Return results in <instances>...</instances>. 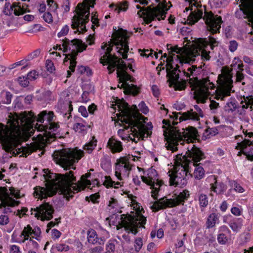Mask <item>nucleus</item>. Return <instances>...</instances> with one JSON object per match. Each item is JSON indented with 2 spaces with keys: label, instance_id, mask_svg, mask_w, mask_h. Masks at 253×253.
I'll return each instance as SVG.
<instances>
[{
  "label": "nucleus",
  "instance_id": "28",
  "mask_svg": "<svg viewBox=\"0 0 253 253\" xmlns=\"http://www.w3.org/2000/svg\"><path fill=\"white\" fill-rule=\"evenodd\" d=\"M196 47V42H195V43L193 44L190 48L189 50L187 51V56L186 58V61L187 62V63H192L194 61H195L196 58L197 57H200L201 58V59L202 60V65L199 66V68L202 69L203 67H204L205 66H206V64L204 63L203 62L206 61H209L211 59V56H210L209 54L210 53V51H207L205 49L202 48L201 51H200V54L199 55H197L196 57H194L195 60L194 61H189V59H188V54L190 50H193V48H195Z\"/></svg>",
  "mask_w": 253,
  "mask_h": 253
},
{
  "label": "nucleus",
  "instance_id": "27",
  "mask_svg": "<svg viewBox=\"0 0 253 253\" xmlns=\"http://www.w3.org/2000/svg\"><path fill=\"white\" fill-rule=\"evenodd\" d=\"M209 179L213 182L210 184V188L212 191L217 194H221L226 191L227 189L226 185L222 182H218L215 175H211L209 177Z\"/></svg>",
  "mask_w": 253,
  "mask_h": 253
},
{
  "label": "nucleus",
  "instance_id": "41",
  "mask_svg": "<svg viewBox=\"0 0 253 253\" xmlns=\"http://www.w3.org/2000/svg\"><path fill=\"white\" fill-rule=\"evenodd\" d=\"M47 5L49 6L48 11L53 12L54 14L58 15L57 10L58 8V5L56 2H55L54 0H47Z\"/></svg>",
  "mask_w": 253,
  "mask_h": 253
},
{
  "label": "nucleus",
  "instance_id": "22",
  "mask_svg": "<svg viewBox=\"0 0 253 253\" xmlns=\"http://www.w3.org/2000/svg\"><path fill=\"white\" fill-rule=\"evenodd\" d=\"M203 19L205 21L208 30L212 34L219 32V29L221 28V24L222 23L220 16H214L211 11H206Z\"/></svg>",
  "mask_w": 253,
  "mask_h": 253
},
{
  "label": "nucleus",
  "instance_id": "48",
  "mask_svg": "<svg viewBox=\"0 0 253 253\" xmlns=\"http://www.w3.org/2000/svg\"><path fill=\"white\" fill-rule=\"evenodd\" d=\"M210 101H211V103L210 104V109L212 113H216L217 112V109L219 107V103L216 102L215 101H214L213 100H211Z\"/></svg>",
  "mask_w": 253,
  "mask_h": 253
},
{
  "label": "nucleus",
  "instance_id": "9",
  "mask_svg": "<svg viewBox=\"0 0 253 253\" xmlns=\"http://www.w3.org/2000/svg\"><path fill=\"white\" fill-rule=\"evenodd\" d=\"M190 169V167L182 163L178 159V156H176V165L174 167L173 171H169L168 173L169 177V185L179 187L185 186L189 177V174L187 173Z\"/></svg>",
  "mask_w": 253,
  "mask_h": 253
},
{
  "label": "nucleus",
  "instance_id": "4",
  "mask_svg": "<svg viewBox=\"0 0 253 253\" xmlns=\"http://www.w3.org/2000/svg\"><path fill=\"white\" fill-rule=\"evenodd\" d=\"M128 36L125 32L120 34L114 39L113 43H105L101 47L100 54L103 55L100 58V62L103 65L108 64L107 69L109 73L111 74L115 71V68H117V77L120 80L124 83L130 81L131 82H134V79L128 74L126 71V66L121 59L119 58L115 55H112L110 52L112 50L113 44L116 45L119 52L124 59L127 57V53L128 51L127 39Z\"/></svg>",
  "mask_w": 253,
  "mask_h": 253
},
{
  "label": "nucleus",
  "instance_id": "10",
  "mask_svg": "<svg viewBox=\"0 0 253 253\" xmlns=\"http://www.w3.org/2000/svg\"><path fill=\"white\" fill-rule=\"evenodd\" d=\"M167 3L166 0L160 3L156 7H151L148 6L146 8H141L140 5H137V9H141L137 12V14L140 17H145V21L147 24L152 22L156 17L158 20L161 19H164L166 17L167 11L169 7H167Z\"/></svg>",
  "mask_w": 253,
  "mask_h": 253
},
{
  "label": "nucleus",
  "instance_id": "36",
  "mask_svg": "<svg viewBox=\"0 0 253 253\" xmlns=\"http://www.w3.org/2000/svg\"><path fill=\"white\" fill-rule=\"evenodd\" d=\"M219 216L217 214L212 213L210 214L207 218L206 221V226L207 228L213 227L216 223L218 222Z\"/></svg>",
  "mask_w": 253,
  "mask_h": 253
},
{
  "label": "nucleus",
  "instance_id": "51",
  "mask_svg": "<svg viewBox=\"0 0 253 253\" xmlns=\"http://www.w3.org/2000/svg\"><path fill=\"white\" fill-rule=\"evenodd\" d=\"M143 245L142 240L141 238H137L134 242V247L136 252H138L141 249Z\"/></svg>",
  "mask_w": 253,
  "mask_h": 253
},
{
  "label": "nucleus",
  "instance_id": "23",
  "mask_svg": "<svg viewBox=\"0 0 253 253\" xmlns=\"http://www.w3.org/2000/svg\"><path fill=\"white\" fill-rule=\"evenodd\" d=\"M178 114L181 115L179 118L180 121L190 120L194 121H198L200 120V118H203L204 117V113L203 111L197 105H194L189 111H187L182 114H181L180 113H175L174 114L175 119H178Z\"/></svg>",
  "mask_w": 253,
  "mask_h": 253
},
{
  "label": "nucleus",
  "instance_id": "37",
  "mask_svg": "<svg viewBox=\"0 0 253 253\" xmlns=\"http://www.w3.org/2000/svg\"><path fill=\"white\" fill-rule=\"evenodd\" d=\"M162 57H164V58H166V62H167V65H166V71H167V68H168V60L167 59H168L169 57H171L173 59V60L172 61H171L169 63L171 64V65L173 67V64L174 63V60H176V61H179V62L180 63H182V59H181L180 57V56L178 55H175V54H169V56L168 57L167 56V53H164Z\"/></svg>",
  "mask_w": 253,
  "mask_h": 253
},
{
  "label": "nucleus",
  "instance_id": "11",
  "mask_svg": "<svg viewBox=\"0 0 253 253\" xmlns=\"http://www.w3.org/2000/svg\"><path fill=\"white\" fill-rule=\"evenodd\" d=\"M77 14L72 19L71 27L73 29H78L77 31L83 33L86 31L85 24L89 21V8L84 3H80L76 8Z\"/></svg>",
  "mask_w": 253,
  "mask_h": 253
},
{
  "label": "nucleus",
  "instance_id": "38",
  "mask_svg": "<svg viewBox=\"0 0 253 253\" xmlns=\"http://www.w3.org/2000/svg\"><path fill=\"white\" fill-rule=\"evenodd\" d=\"M97 145V140L92 137V140L84 146V149L89 154L91 153Z\"/></svg>",
  "mask_w": 253,
  "mask_h": 253
},
{
  "label": "nucleus",
  "instance_id": "21",
  "mask_svg": "<svg viewBox=\"0 0 253 253\" xmlns=\"http://www.w3.org/2000/svg\"><path fill=\"white\" fill-rule=\"evenodd\" d=\"M168 67L167 68V75L169 77L170 84L173 85L175 90H181L185 88L184 84L178 81L179 74L177 70L179 66L176 64V67L174 68L169 63L173 60L172 58L169 57L168 59Z\"/></svg>",
  "mask_w": 253,
  "mask_h": 253
},
{
  "label": "nucleus",
  "instance_id": "15",
  "mask_svg": "<svg viewBox=\"0 0 253 253\" xmlns=\"http://www.w3.org/2000/svg\"><path fill=\"white\" fill-rule=\"evenodd\" d=\"M146 175L147 176H141L142 181L150 186V189L152 190V197L154 199H157L158 193L164 185V182L162 180L159 179L157 171L153 168L147 170Z\"/></svg>",
  "mask_w": 253,
  "mask_h": 253
},
{
  "label": "nucleus",
  "instance_id": "52",
  "mask_svg": "<svg viewBox=\"0 0 253 253\" xmlns=\"http://www.w3.org/2000/svg\"><path fill=\"white\" fill-rule=\"evenodd\" d=\"M41 51L40 49H37L34 51L33 52L29 54L27 57L26 59V61L27 60H32L36 57H37L40 54Z\"/></svg>",
  "mask_w": 253,
  "mask_h": 253
},
{
  "label": "nucleus",
  "instance_id": "18",
  "mask_svg": "<svg viewBox=\"0 0 253 253\" xmlns=\"http://www.w3.org/2000/svg\"><path fill=\"white\" fill-rule=\"evenodd\" d=\"M241 4L239 5L240 8L235 13V17L238 18H247L253 27V0H240Z\"/></svg>",
  "mask_w": 253,
  "mask_h": 253
},
{
  "label": "nucleus",
  "instance_id": "16",
  "mask_svg": "<svg viewBox=\"0 0 253 253\" xmlns=\"http://www.w3.org/2000/svg\"><path fill=\"white\" fill-rule=\"evenodd\" d=\"M62 46L64 52L71 51L69 54H66L64 61L66 60V58L69 57L70 58L76 57L79 52H82L87 47V45L83 43L82 41L79 39H74L70 40L67 38L62 40Z\"/></svg>",
  "mask_w": 253,
  "mask_h": 253
},
{
  "label": "nucleus",
  "instance_id": "2",
  "mask_svg": "<svg viewBox=\"0 0 253 253\" xmlns=\"http://www.w3.org/2000/svg\"><path fill=\"white\" fill-rule=\"evenodd\" d=\"M164 125V135L167 141L166 147L168 150L175 152L181 146H183L186 150L185 154H178V159L191 168V165L196 166V164L205 158V154L199 148L193 143L197 137L198 131L196 128L190 126L182 128L181 131L176 127L172 126L170 122L163 120Z\"/></svg>",
  "mask_w": 253,
  "mask_h": 253
},
{
  "label": "nucleus",
  "instance_id": "40",
  "mask_svg": "<svg viewBox=\"0 0 253 253\" xmlns=\"http://www.w3.org/2000/svg\"><path fill=\"white\" fill-rule=\"evenodd\" d=\"M105 180L104 181L103 184L106 187H113L115 188H118L119 186L121 185V183L119 182H115L113 181L110 176H106L105 177Z\"/></svg>",
  "mask_w": 253,
  "mask_h": 253
},
{
  "label": "nucleus",
  "instance_id": "46",
  "mask_svg": "<svg viewBox=\"0 0 253 253\" xmlns=\"http://www.w3.org/2000/svg\"><path fill=\"white\" fill-rule=\"evenodd\" d=\"M53 248L60 252H67L69 250L68 245L63 244H57L53 246Z\"/></svg>",
  "mask_w": 253,
  "mask_h": 253
},
{
  "label": "nucleus",
  "instance_id": "35",
  "mask_svg": "<svg viewBox=\"0 0 253 253\" xmlns=\"http://www.w3.org/2000/svg\"><path fill=\"white\" fill-rule=\"evenodd\" d=\"M89 126L86 125L82 119L77 121V122L74 125V129L79 133H84L86 131Z\"/></svg>",
  "mask_w": 253,
  "mask_h": 253
},
{
  "label": "nucleus",
  "instance_id": "58",
  "mask_svg": "<svg viewBox=\"0 0 253 253\" xmlns=\"http://www.w3.org/2000/svg\"><path fill=\"white\" fill-rule=\"evenodd\" d=\"M69 27L68 25H65L61 30L58 33V37L60 38L66 36L69 32Z\"/></svg>",
  "mask_w": 253,
  "mask_h": 253
},
{
  "label": "nucleus",
  "instance_id": "47",
  "mask_svg": "<svg viewBox=\"0 0 253 253\" xmlns=\"http://www.w3.org/2000/svg\"><path fill=\"white\" fill-rule=\"evenodd\" d=\"M19 84L23 87H26L28 86L30 81L27 77H20L18 79Z\"/></svg>",
  "mask_w": 253,
  "mask_h": 253
},
{
  "label": "nucleus",
  "instance_id": "7",
  "mask_svg": "<svg viewBox=\"0 0 253 253\" xmlns=\"http://www.w3.org/2000/svg\"><path fill=\"white\" fill-rule=\"evenodd\" d=\"M84 155V151L77 149H64L55 151L52 154L54 161L60 165L65 169L73 167L75 163H77Z\"/></svg>",
  "mask_w": 253,
  "mask_h": 253
},
{
  "label": "nucleus",
  "instance_id": "63",
  "mask_svg": "<svg viewBox=\"0 0 253 253\" xmlns=\"http://www.w3.org/2000/svg\"><path fill=\"white\" fill-rule=\"evenodd\" d=\"M138 107L139 108V109L144 114H147L149 111L148 107L146 106L145 103L143 101H142L139 103V104L138 105Z\"/></svg>",
  "mask_w": 253,
  "mask_h": 253
},
{
  "label": "nucleus",
  "instance_id": "42",
  "mask_svg": "<svg viewBox=\"0 0 253 253\" xmlns=\"http://www.w3.org/2000/svg\"><path fill=\"white\" fill-rule=\"evenodd\" d=\"M198 200L201 207H206L208 204V197L206 194L201 193L198 194Z\"/></svg>",
  "mask_w": 253,
  "mask_h": 253
},
{
  "label": "nucleus",
  "instance_id": "53",
  "mask_svg": "<svg viewBox=\"0 0 253 253\" xmlns=\"http://www.w3.org/2000/svg\"><path fill=\"white\" fill-rule=\"evenodd\" d=\"M217 241L220 244L224 245L227 243L228 239L225 234L221 233L217 236Z\"/></svg>",
  "mask_w": 253,
  "mask_h": 253
},
{
  "label": "nucleus",
  "instance_id": "13",
  "mask_svg": "<svg viewBox=\"0 0 253 253\" xmlns=\"http://www.w3.org/2000/svg\"><path fill=\"white\" fill-rule=\"evenodd\" d=\"M189 196V191L184 190L174 199H168L167 197H164L155 201L152 205V208L155 211H158L166 208L175 207L179 204L183 205L185 200H186Z\"/></svg>",
  "mask_w": 253,
  "mask_h": 253
},
{
  "label": "nucleus",
  "instance_id": "29",
  "mask_svg": "<svg viewBox=\"0 0 253 253\" xmlns=\"http://www.w3.org/2000/svg\"><path fill=\"white\" fill-rule=\"evenodd\" d=\"M167 49L169 50V54L172 55L173 54V52L179 54L180 55H178L182 59V63H187V62L186 61V58L187 51L189 50V48L186 50L183 47H179L177 45L172 46L171 45L168 44Z\"/></svg>",
  "mask_w": 253,
  "mask_h": 253
},
{
  "label": "nucleus",
  "instance_id": "32",
  "mask_svg": "<svg viewBox=\"0 0 253 253\" xmlns=\"http://www.w3.org/2000/svg\"><path fill=\"white\" fill-rule=\"evenodd\" d=\"M88 242L92 244H98L99 245H103L105 239L103 238H98L96 231L91 229L87 232Z\"/></svg>",
  "mask_w": 253,
  "mask_h": 253
},
{
  "label": "nucleus",
  "instance_id": "33",
  "mask_svg": "<svg viewBox=\"0 0 253 253\" xmlns=\"http://www.w3.org/2000/svg\"><path fill=\"white\" fill-rule=\"evenodd\" d=\"M202 11L196 8V10H195L194 11H192L188 17L187 21H189V24L191 25L195 24L202 18Z\"/></svg>",
  "mask_w": 253,
  "mask_h": 253
},
{
  "label": "nucleus",
  "instance_id": "55",
  "mask_svg": "<svg viewBox=\"0 0 253 253\" xmlns=\"http://www.w3.org/2000/svg\"><path fill=\"white\" fill-rule=\"evenodd\" d=\"M32 233L35 236V238L36 240H40L41 230L40 227L36 226L34 229H32Z\"/></svg>",
  "mask_w": 253,
  "mask_h": 253
},
{
  "label": "nucleus",
  "instance_id": "24",
  "mask_svg": "<svg viewBox=\"0 0 253 253\" xmlns=\"http://www.w3.org/2000/svg\"><path fill=\"white\" fill-rule=\"evenodd\" d=\"M36 217H40L42 220H49L52 218V214L54 210L51 205L48 203H44L34 209ZM33 214V213H32Z\"/></svg>",
  "mask_w": 253,
  "mask_h": 253
},
{
  "label": "nucleus",
  "instance_id": "17",
  "mask_svg": "<svg viewBox=\"0 0 253 253\" xmlns=\"http://www.w3.org/2000/svg\"><path fill=\"white\" fill-rule=\"evenodd\" d=\"M196 47L189 51L188 53L189 61H194L195 60L194 57L197 55H199L200 51L202 48H206L208 45L210 46L211 50H213L214 47L218 45V42L213 37L209 36L208 40L206 39L199 38L196 40Z\"/></svg>",
  "mask_w": 253,
  "mask_h": 253
},
{
  "label": "nucleus",
  "instance_id": "5",
  "mask_svg": "<svg viewBox=\"0 0 253 253\" xmlns=\"http://www.w3.org/2000/svg\"><path fill=\"white\" fill-rule=\"evenodd\" d=\"M117 104L119 113L117 115L126 129L130 128L131 133L129 138L132 141L137 143L140 139L144 140L152 134V123L149 122L146 125L143 123L141 120L143 117L139 113L136 105L130 108L124 101H119Z\"/></svg>",
  "mask_w": 253,
  "mask_h": 253
},
{
  "label": "nucleus",
  "instance_id": "8",
  "mask_svg": "<svg viewBox=\"0 0 253 253\" xmlns=\"http://www.w3.org/2000/svg\"><path fill=\"white\" fill-rule=\"evenodd\" d=\"M189 84L192 89L195 90V97L198 103H205L211 94L210 90L214 89L215 87L208 77L200 80L196 78L193 81L190 79Z\"/></svg>",
  "mask_w": 253,
  "mask_h": 253
},
{
  "label": "nucleus",
  "instance_id": "34",
  "mask_svg": "<svg viewBox=\"0 0 253 253\" xmlns=\"http://www.w3.org/2000/svg\"><path fill=\"white\" fill-rule=\"evenodd\" d=\"M201 164H196L194 172L192 174L189 173V176L194 177V178L198 180L202 179L205 176V170L202 167L200 166Z\"/></svg>",
  "mask_w": 253,
  "mask_h": 253
},
{
  "label": "nucleus",
  "instance_id": "50",
  "mask_svg": "<svg viewBox=\"0 0 253 253\" xmlns=\"http://www.w3.org/2000/svg\"><path fill=\"white\" fill-rule=\"evenodd\" d=\"M32 228L30 225H27L25 227L22 231L20 236L22 237L23 235H28L30 237V235H32Z\"/></svg>",
  "mask_w": 253,
  "mask_h": 253
},
{
  "label": "nucleus",
  "instance_id": "56",
  "mask_svg": "<svg viewBox=\"0 0 253 253\" xmlns=\"http://www.w3.org/2000/svg\"><path fill=\"white\" fill-rule=\"evenodd\" d=\"M116 241H111L110 240L107 245V250L108 251L107 252L110 253L111 252H114L115 249V242H116Z\"/></svg>",
  "mask_w": 253,
  "mask_h": 253
},
{
  "label": "nucleus",
  "instance_id": "1",
  "mask_svg": "<svg viewBox=\"0 0 253 253\" xmlns=\"http://www.w3.org/2000/svg\"><path fill=\"white\" fill-rule=\"evenodd\" d=\"M55 116L52 111L46 110L41 112L37 116L32 112H22L19 114L10 113L8 115L6 126L0 124V142L3 149L7 152L16 156L18 152L16 141L23 136V134L29 131L33 127L34 122L36 120L35 128L42 134H39L46 138H52L55 136L59 126L54 122Z\"/></svg>",
  "mask_w": 253,
  "mask_h": 253
},
{
  "label": "nucleus",
  "instance_id": "54",
  "mask_svg": "<svg viewBox=\"0 0 253 253\" xmlns=\"http://www.w3.org/2000/svg\"><path fill=\"white\" fill-rule=\"evenodd\" d=\"M46 67L47 70L50 73H53L55 71V67L53 62L50 60H47L46 61Z\"/></svg>",
  "mask_w": 253,
  "mask_h": 253
},
{
  "label": "nucleus",
  "instance_id": "39",
  "mask_svg": "<svg viewBox=\"0 0 253 253\" xmlns=\"http://www.w3.org/2000/svg\"><path fill=\"white\" fill-rule=\"evenodd\" d=\"M12 95L9 91H2L1 93V101L4 103L8 104L11 103Z\"/></svg>",
  "mask_w": 253,
  "mask_h": 253
},
{
  "label": "nucleus",
  "instance_id": "44",
  "mask_svg": "<svg viewBox=\"0 0 253 253\" xmlns=\"http://www.w3.org/2000/svg\"><path fill=\"white\" fill-rule=\"evenodd\" d=\"M237 103L235 101L228 102L225 106L226 110L233 112L237 108Z\"/></svg>",
  "mask_w": 253,
  "mask_h": 253
},
{
  "label": "nucleus",
  "instance_id": "61",
  "mask_svg": "<svg viewBox=\"0 0 253 253\" xmlns=\"http://www.w3.org/2000/svg\"><path fill=\"white\" fill-rule=\"evenodd\" d=\"M68 59H69L70 60V65L69 66V69L72 72H74L75 71V67L76 66V63H77V62L76 61V57L70 58V57H69V58L68 57Z\"/></svg>",
  "mask_w": 253,
  "mask_h": 253
},
{
  "label": "nucleus",
  "instance_id": "49",
  "mask_svg": "<svg viewBox=\"0 0 253 253\" xmlns=\"http://www.w3.org/2000/svg\"><path fill=\"white\" fill-rule=\"evenodd\" d=\"M42 18L45 22L48 23H51L53 22V16L50 11L45 12L43 15Z\"/></svg>",
  "mask_w": 253,
  "mask_h": 253
},
{
  "label": "nucleus",
  "instance_id": "14",
  "mask_svg": "<svg viewBox=\"0 0 253 253\" xmlns=\"http://www.w3.org/2000/svg\"><path fill=\"white\" fill-rule=\"evenodd\" d=\"M121 219L120 225L125 227L126 230H129L134 235L137 233L138 227L145 228L144 224L146 221V218L140 213H138L135 216L129 215L127 217L123 214L121 215Z\"/></svg>",
  "mask_w": 253,
  "mask_h": 253
},
{
  "label": "nucleus",
  "instance_id": "12",
  "mask_svg": "<svg viewBox=\"0 0 253 253\" xmlns=\"http://www.w3.org/2000/svg\"><path fill=\"white\" fill-rule=\"evenodd\" d=\"M9 192L6 188L4 187H0V208H4L3 213H7L11 212V211L9 207H14L19 204V202L14 200L12 197L19 198L20 193L18 191H16L14 188H9Z\"/></svg>",
  "mask_w": 253,
  "mask_h": 253
},
{
  "label": "nucleus",
  "instance_id": "59",
  "mask_svg": "<svg viewBox=\"0 0 253 253\" xmlns=\"http://www.w3.org/2000/svg\"><path fill=\"white\" fill-rule=\"evenodd\" d=\"M9 222V218L7 215L3 214L0 215V225H6Z\"/></svg>",
  "mask_w": 253,
  "mask_h": 253
},
{
  "label": "nucleus",
  "instance_id": "60",
  "mask_svg": "<svg viewBox=\"0 0 253 253\" xmlns=\"http://www.w3.org/2000/svg\"><path fill=\"white\" fill-rule=\"evenodd\" d=\"M27 76L29 81H32L37 79V78L39 77V74L36 71L34 70L29 72Z\"/></svg>",
  "mask_w": 253,
  "mask_h": 253
},
{
  "label": "nucleus",
  "instance_id": "43",
  "mask_svg": "<svg viewBox=\"0 0 253 253\" xmlns=\"http://www.w3.org/2000/svg\"><path fill=\"white\" fill-rule=\"evenodd\" d=\"M229 183L230 185L233 187L236 192L242 193L245 191V189L236 181L231 180L229 181Z\"/></svg>",
  "mask_w": 253,
  "mask_h": 253
},
{
  "label": "nucleus",
  "instance_id": "19",
  "mask_svg": "<svg viewBox=\"0 0 253 253\" xmlns=\"http://www.w3.org/2000/svg\"><path fill=\"white\" fill-rule=\"evenodd\" d=\"M245 134L248 138H245L241 142L237 143L236 149L239 148L242 150V151L238 152L237 155L240 156L243 153L246 156L248 160L253 161V153L252 152L253 150V132H250L248 133L246 131Z\"/></svg>",
  "mask_w": 253,
  "mask_h": 253
},
{
  "label": "nucleus",
  "instance_id": "26",
  "mask_svg": "<svg viewBox=\"0 0 253 253\" xmlns=\"http://www.w3.org/2000/svg\"><path fill=\"white\" fill-rule=\"evenodd\" d=\"M250 108L253 111V95L244 96L241 98L240 106H237V112L240 115L244 116L246 110Z\"/></svg>",
  "mask_w": 253,
  "mask_h": 253
},
{
  "label": "nucleus",
  "instance_id": "3",
  "mask_svg": "<svg viewBox=\"0 0 253 253\" xmlns=\"http://www.w3.org/2000/svg\"><path fill=\"white\" fill-rule=\"evenodd\" d=\"M43 176L47 184L45 188L40 186L34 188V195L36 198L44 199L51 197L58 191L69 200L73 197L75 193H78L84 189L85 186L91 184L90 181L87 179L90 176V173L83 175L80 180L75 182L76 179L72 171L65 174L53 173L48 169H43Z\"/></svg>",
  "mask_w": 253,
  "mask_h": 253
},
{
  "label": "nucleus",
  "instance_id": "6",
  "mask_svg": "<svg viewBox=\"0 0 253 253\" xmlns=\"http://www.w3.org/2000/svg\"><path fill=\"white\" fill-rule=\"evenodd\" d=\"M232 69H227L218 76V84L219 86L215 90L217 91L216 95L217 99L223 98L230 95L231 90L233 87V81L232 71L243 72L244 65L238 58H235L231 65Z\"/></svg>",
  "mask_w": 253,
  "mask_h": 253
},
{
  "label": "nucleus",
  "instance_id": "25",
  "mask_svg": "<svg viewBox=\"0 0 253 253\" xmlns=\"http://www.w3.org/2000/svg\"><path fill=\"white\" fill-rule=\"evenodd\" d=\"M26 12V8H24L23 5L21 6L20 2H13L12 4L9 2H6L3 9V13L9 16L12 13L16 16H19Z\"/></svg>",
  "mask_w": 253,
  "mask_h": 253
},
{
  "label": "nucleus",
  "instance_id": "62",
  "mask_svg": "<svg viewBox=\"0 0 253 253\" xmlns=\"http://www.w3.org/2000/svg\"><path fill=\"white\" fill-rule=\"evenodd\" d=\"M153 50H149L148 49H139V52L140 53V55L142 56L148 57L151 56L152 54Z\"/></svg>",
  "mask_w": 253,
  "mask_h": 253
},
{
  "label": "nucleus",
  "instance_id": "64",
  "mask_svg": "<svg viewBox=\"0 0 253 253\" xmlns=\"http://www.w3.org/2000/svg\"><path fill=\"white\" fill-rule=\"evenodd\" d=\"M100 245L91 249L89 251V253H100L103 250V248Z\"/></svg>",
  "mask_w": 253,
  "mask_h": 253
},
{
  "label": "nucleus",
  "instance_id": "30",
  "mask_svg": "<svg viewBox=\"0 0 253 253\" xmlns=\"http://www.w3.org/2000/svg\"><path fill=\"white\" fill-rule=\"evenodd\" d=\"M121 83L120 84H118V87L123 88L125 94H132L135 96L139 93V89L136 85L129 84L128 83H124L122 81Z\"/></svg>",
  "mask_w": 253,
  "mask_h": 253
},
{
  "label": "nucleus",
  "instance_id": "31",
  "mask_svg": "<svg viewBox=\"0 0 253 253\" xmlns=\"http://www.w3.org/2000/svg\"><path fill=\"white\" fill-rule=\"evenodd\" d=\"M107 146L113 153L121 152L123 149L122 143L113 137L109 139Z\"/></svg>",
  "mask_w": 253,
  "mask_h": 253
},
{
  "label": "nucleus",
  "instance_id": "20",
  "mask_svg": "<svg viewBox=\"0 0 253 253\" xmlns=\"http://www.w3.org/2000/svg\"><path fill=\"white\" fill-rule=\"evenodd\" d=\"M131 170L129 158L123 157L117 160L115 164V176L118 180H122V176L128 177Z\"/></svg>",
  "mask_w": 253,
  "mask_h": 253
},
{
  "label": "nucleus",
  "instance_id": "45",
  "mask_svg": "<svg viewBox=\"0 0 253 253\" xmlns=\"http://www.w3.org/2000/svg\"><path fill=\"white\" fill-rule=\"evenodd\" d=\"M77 71L81 74L86 73L87 76H90L92 74L91 70L90 68L86 66H79L78 67Z\"/></svg>",
  "mask_w": 253,
  "mask_h": 253
},
{
  "label": "nucleus",
  "instance_id": "57",
  "mask_svg": "<svg viewBox=\"0 0 253 253\" xmlns=\"http://www.w3.org/2000/svg\"><path fill=\"white\" fill-rule=\"evenodd\" d=\"M238 46V44L236 41H231L229 43V49L231 52H233L237 49Z\"/></svg>",
  "mask_w": 253,
  "mask_h": 253
}]
</instances>
